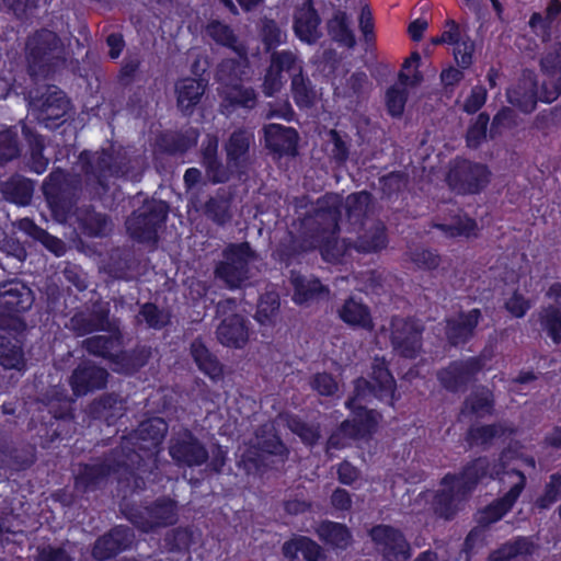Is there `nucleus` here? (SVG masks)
Here are the masks:
<instances>
[{"label": "nucleus", "mask_w": 561, "mask_h": 561, "mask_svg": "<svg viewBox=\"0 0 561 561\" xmlns=\"http://www.w3.org/2000/svg\"><path fill=\"white\" fill-rule=\"evenodd\" d=\"M533 457L524 456L517 450H505L497 463H491L485 458H479L465 468L459 477L446 476L442 489L436 493L426 492V500L433 499V508L436 514L446 519L451 518L460 508V503L476 484L485 477H497L502 485L507 489L505 494L480 513L479 520L483 524L495 523L501 519L515 504L526 485L523 471L528 467L535 469Z\"/></svg>", "instance_id": "nucleus-1"}, {"label": "nucleus", "mask_w": 561, "mask_h": 561, "mask_svg": "<svg viewBox=\"0 0 561 561\" xmlns=\"http://www.w3.org/2000/svg\"><path fill=\"white\" fill-rule=\"evenodd\" d=\"M371 378V382L364 378L355 381L354 396L346 402V407L352 411L353 421H344L339 430L330 436L329 449L343 448L348 445L351 439L364 437L376 430L380 415L374 410L365 409L362 402L370 397L392 398L396 382L386 362L380 358H375L373 363Z\"/></svg>", "instance_id": "nucleus-2"}, {"label": "nucleus", "mask_w": 561, "mask_h": 561, "mask_svg": "<svg viewBox=\"0 0 561 561\" xmlns=\"http://www.w3.org/2000/svg\"><path fill=\"white\" fill-rule=\"evenodd\" d=\"M168 432L167 423L160 417L149 419L140 423L136 432L125 439L119 459L115 466L110 463L100 467H87L84 469V479L88 484L96 483L99 476H106L111 472L118 474L119 479L130 474L131 468H135L139 473H145L148 470L157 468V455L160 450V445Z\"/></svg>", "instance_id": "nucleus-3"}, {"label": "nucleus", "mask_w": 561, "mask_h": 561, "mask_svg": "<svg viewBox=\"0 0 561 561\" xmlns=\"http://www.w3.org/2000/svg\"><path fill=\"white\" fill-rule=\"evenodd\" d=\"M329 207L324 209L323 206L319 207L316 215V221L321 226L317 231L313 242L310 248H320L323 260L330 263H346L353 245L345 239L339 240L335 238L337 228V219L340 217V197L337 195H328L323 202Z\"/></svg>", "instance_id": "nucleus-4"}, {"label": "nucleus", "mask_w": 561, "mask_h": 561, "mask_svg": "<svg viewBox=\"0 0 561 561\" xmlns=\"http://www.w3.org/2000/svg\"><path fill=\"white\" fill-rule=\"evenodd\" d=\"M276 424H279L277 420L263 424L241 453L240 465L249 473L259 470L265 455L279 457L280 460L287 458L288 449L276 434Z\"/></svg>", "instance_id": "nucleus-5"}, {"label": "nucleus", "mask_w": 561, "mask_h": 561, "mask_svg": "<svg viewBox=\"0 0 561 561\" xmlns=\"http://www.w3.org/2000/svg\"><path fill=\"white\" fill-rule=\"evenodd\" d=\"M60 53V41L54 32L42 30L31 35L25 44V59L30 76L34 79L45 77Z\"/></svg>", "instance_id": "nucleus-6"}, {"label": "nucleus", "mask_w": 561, "mask_h": 561, "mask_svg": "<svg viewBox=\"0 0 561 561\" xmlns=\"http://www.w3.org/2000/svg\"><path fill=\"white\" fill-rule=\"evenodd\" d=\"M244 67L245 62H237L233 60L221 62L217 71L218 80L221 83L219 92L225 102H228L230 105L252 108L256 103L255 91L234 82L244 73L242 69Z\"/></svg>", "instance_id": "nucleus-7"}, {"label": "nucleus", "mask_w": 561, "mask_h": 561, "mask_svg": "<svg viewBox=\"0 0 561 561\" xmlns=\"http://www.w3.org/2000/svg\"><path fill=\"white\" fill-rule=\"evenodd\" d=\"M167 215L168 206L164 202L150 201L127 219V231L139 241H156L158 228L164 222Z\"/></svg>", "instance_id": "nucleus-8"}, {"label": "nucleus", "mask_w": 561, "mask_h": 561, "mask_svg": "<svg viewBox=\"0 0 561 561\" xmlns=\"http://www.w3.org/2000/svg\"><path fill=\"white\" fill-rule=\"evenodd\" d=\"M33 304L31 289L20 282H10L0 287V324L19 329L18 314L26 311Z\"/></svg>", "instance_id": "nucleus-9"}, {"label": "nucleus", "mask_w": 561, "mask_h": 561, "mask_svg": "<svg viewBox=\"0 0 561 561\" xmlns=\"http://www.w3.org/2000/svg\"><path fill=\"white\" fill-rule=\"evenodd\" d=\"M252 257L247 243L230 245L224 252V260L216 267V277L230 288L239 287L248 278V264Z\"/></svg>", "instance_id": "nucleus-10"}, {"label": "nucleus", "mask_w": 561, "mask_h": 561, "mask_svg": "<svg viewBox=\"0 0 561 561\" xmlns=\"http://www.w3.org/2000/svg\"><path fill=\"white\" fill-rule=\"evenodd\" d=\"M126 516L140 530L152 531L176 523V504L172 500L161 499L150 506L129 512Z\"/></svg>", "instance_id": "nucleus-11"}, {"label": "nucleus", "mask_w": 561, "mask_h": 561, "mask_svg": "<svg viewBox=\"0 0 561 561\" xmlns=\"http://www.w3.org/2000/svg\"><path fill=\"white\" fill-rule=\"evenodd\" d=\"M369 535L376 549L387 561L410 559V545L400 530L388 525H378L370 530Z\"/></svg>", "instance_id": "nucleus-12"}, {"label": "nucleus", "mask_w": 561, "mask_h": 561, "mask_svg": "<svg viewBox=\"0 0 561 561\" xmlns=\"http://www.w3.org/2000/svg\"><path fill=\"white\" fill-rule=\"evenodd\" d=\"M447 181L459 193H478L489 182V171L482 164L459 161L450 169Z\"/></svg>", "instance_id": "nucleus-13"}, {"label": "nucleus", "mask_w": 561, "mask_h": 561, "mask_svg": "<svg viewBox=\"0 0 561 561\" xmlns=\"http://www.w3.org/2000/svg\"><path fill=\"white\" fill-rule=\"evenodd\" d=\"M68 108L69 102L66 95L56 87L47 88L41 98H34L31 101L32 114L48 128L53 127V122L64 117Z\"/></svg>", "instance_id": "nucleus-14"}, {"label": "nucleus", "mask_w": 561, "mask_h": 561, "mask_svg": "<svg viewBox=\"0 0 561 561\" xmlns=\"http://www.w3.org/2000/svg\"><path fill=\"white\" fill-rule=\"evenodd\" d=\"M422 325L414 320L396 317L391 321V341L394 350L408 358L415 357L421 350Z\"/></svg>", "instance_id": "nucleus-15"}, {"label": "nucleus", "mask_w": 561, "mask_h": 561, "mask_svg": "<svg viewBox=\"0 0 561 561\" xmlns=\"http://www.w3.org/2000/svg\"><path fill=\"white\" fill-rule=\"evenodd\" d=\"M169 454L178 465L187 467L201 466L208 459L204 445L187 431L171 439Z\"/></svg>", "instance_id": "nucleus-16"}, {"label": "nucleus", "mask_w": 561, "mask_h": 561, "mask_svg": "<svg viewBox=\"0 0 561 561\" xmlns=\"http://www.w3.org/2000/svg\"><path fill=\"white\" fill-rule=\"evenodd\" d=\"M284 70L289 73L301 70V60L293 51L283 50L272 55L271 66L263 82V92L266 96H273L282 89Z\"/></svg>", "instance_id": "nucleus-17"}, {"label": "nucleus", "mask_w": 561, "mask_h": 561, "mask_svg": "<svg viewBox=\"0 0 561 561\" xmlns=\"http://www.w3.org/2000/svg\"><path fill=\"white\" fill-rule=\"evenodd\" d=\"M357 233L353 243L354 250L359 253H377L387 248L388 237L385 225L374 218H367L363 224L354 227Z\"/></svg>", "instance_id": "nucleus-18"}, {"label": "nucleus", "mask_w": 561, "mask_h": 561, "mask_svg": "<svg viewBox=\"0 0 561 561\" xmlns=\"http://www.w3.org/2000/svg\"><path fill=\"white\" fill-rule=\"evenodd\" d=\"M545 89L550 90L547 83L542 84L541 92L538 93L535 76L531 72H527L507 91V99L512 105L518 107L520 111L530 113L535 110L538 101L542 102L540 96Z\"/></svg>", "instance_id": "nucleus-19"}, {"label": "nucleus", "mask_w": 561, "mask_h": 561, "mask_svg": "<svg viewBox=\"0 0 561 561\" xmlns=\"http://www.w3.org/2000/svg\"><path fill=\"white\" fill-rule=\"evenodd\" d=\"M107 371L90 363L80 365L72 374L70 385L77 397L105 387Z\"/></svg>", "instance_id": "nucleus-20"}, {"label": "nucleus", "mask_w": 561, "mask_h": 561, "mask_svg": "<svg viewBox=\"0 0 561 561\" xmlns=\"http://www.w3.org/2000/svg\"><path fill=\"white\" fill-rule=\"evenodd\" d=\"M16 330L0 324V365L5 369L22 370L25 367L21 342L15 334Z\"/></svg>", "instance_id": "nucleus-21"}, {"label": "nucleus", "mask_w": 561, "mask_h": 561, "mask_svg": "<svg viewBox=\"0 0 561 561\" xmlns=\"http://www.w3.org/2000/svg\"><path fill=\"white\" fill-rule=\"evenodd\" d=\"M249 330L244 318L232 313L222 319L217 328L218 341L228 347L240 348L245 345Z\"/></svg>", "instance_id": "nucleus-22"}, {"label": "nucleus", "mask_w": 561, "mask_h": 561, "mask_svg": "<svg viewBox=\"0 0 561 561\" xmlns=\"http://www.w3.org/2000/svg\"><path fill=\"white\" fill-rule=\"evenodd\" d=\"M549 306L539 313L545 330L554 343L561 342V285L554 284L547 293Z\"/></svg>", "instance_id": "nucleus-23"}, {"label": "nucleus", "mask_w": 561, "mask_h": 561, "mask_svg": "<svg viewBox=\"0 0 561 561\" xmlns=\"http://www.w3.org/2000/svg\"><path fill=\"white\" fill-rule=\"evenodd\" d=\"M337 316L342 322L352 328L371 331L374 320L370 308L362 300L350 297L337 308Z\"/></svg>", "instance_id": "nucleus-24"}, {"label": "nucleus", "mask_w": 561, "mask_h": 561, "mask_svg": "<svg viewBox=\"0 0 561 561\" xmlns=\"http://www.w3.org/2000/svg\"><path fill=\"white\" fill-rule=\"evenodd\" d=\"M294 32L301 42L307 44H313L321 37L320 18L310 4L305 3L296 11Z\"/></svg>", "instance_id": "nucleus-25"}, {"label": "nucleus", "mask_w": 561, "mask_h": 561, "mask_svg": "<svg viewBox=\"0 0 561 561\" xmlns=\"http://www.w3.org/2000/svg\"><path fill=\"white\" fill-rule=\"evenodd\" d=\"M481 368L480 360L470 358L465 362L453 363L448 368L438 374L442 385L451 391L458 390L465 385L471 375Z\"/></svg>", "instance_id": "nucleus-26"}, {"label": "nucleus", "mask_w": 561, "mask_h": 561, "mask_svg": "<svg viewBox=\"0 0 561 561\" xmlns=\"http://www.w3.org/2000/svg\"><path fill=\"white\" fill-rule=\"evenodd\" d=\"M481 312L479 309H472L467 313H459L457 317L447 321L446 334L454 345L466 342L473 334L479 323Z\"/></svg>", "instance_id": "nucleus-27"}, {"label": "nucleus", "mask_w": 561, "mask_h": 561, "mask_svg": "<svg viewBox=\"0 0 561 561\" xmlns=\"http://www.w3.org/2000/svg\"><path fill=\"white\" fill-rule=\"evenodd\" d=\"M266 146L275 152L294 154L298 135L295 129L278 124H270L264 128Z\"/></svg>", "instance_id": "nucleus-28"}, {"label": "nucleus", "mask_w": 561, "mask_h": 561, "mask_svg": "<svg viewBox=\"0 0 561 561\" xmlns=\"http://www.w3.org/2000/svg\"><path fill=\"white\" fill-rule=\"evenodd\" d=\"M332 84L336 96L354 99L368 92L371 83L364 71H354L345 76H335Z\"/></svg>", "instance_id": "nucleus-29"}, {"label": "nucleus", "mask_w": 561, "mask_h": 561, "mask_svg": "<svg viewBox=\"0 0 561 561\" xmlns=\"http://www.w3.org/2000/svg\"><path fill=\"white\" fill-rule=\"evenodd\" d=\"M205 92L201 80L185 78L175 85L178 106L183 113H191Z\"/></svg>", "instance_id": "nucleus-30"}, {"label": "nucleus", "mask_w": 561, "mask_h": 561, "mask_svg": "<svg viewBox=\"0 0 561 561\" xmlns=\"http://www.w3.org/2000/svg\"><path fill=\"white\" fill-rule=\"evenodd\" d=\"M206 33L217 44L226 46L234 51L240 57V62H245V46L239 42L229 25L219 21H213L207 25Z\"/></svg>", "instance_id": "nucleus-31"}, {"label": "nucleus", "mask_w": 561, "mask_h": 561, "mask_svg": "<svg viewBox=\"0 0 561 561\" xmlns=\"http://www.w3.org/2000/svg\"><path fill=\"white\" fill-rule=\"evenodd\" d=\"M536 547L527 538H517L500 547L490 556V561H523L533 554Z\"/></svg>", "instance_id": "nucleus-32"}, {"label": "nucleus", "mask_w": 561, "mask_h": 561, "mask_svg": "<svg viewBox=\"0 0 561 561\" xmlns=\"http://www.w3.org/2000/svg\"><path fill=\"white\" fill-rule=\"evenodd\" d=\"M291 284L294 286L293 299L299 305L328 294V289L318 279L306 278L296 273H291Z\"/></svg>", "instance_id": "nucleus-33"}, {"label": "nucleus", "mask_w": 561, "mask_h": 561, "mask_svg": "<svg viewBox=\"0 0 561 561\" xmlns=\"http://www.w3.org/2000/svg\"><path fill=\"white\" fill-rule=\"evenodd\" d=\"M191 354L199 370L210 379L218 380L222 377L221 365L201 341L196 340L192 343Z\"/></svg>", "instance_id": "nucleus-34"}, {"label": "nucleus", "mask_w": 561, "mask_h": 561, "mask_svg": "<svg viewBox=\"0 0 561 561\" xmlns=\"http://www.w3.org/2000/svg\"><path fill=\"white\" fill-rule=\"evenodd\" d=\"M218 139L208 135L203 144V163L206 168L209 180L220 183L228 180L227 172L221 168L217 159Z\"/></svg>", "instance_id": "nucleus-35"}, {"label": "nucleus", "mask_w": 561, "mask_h": 561, "mask_svg": "<svg viewBox=\"0 0 561 561\" xmlns=\"http://www.w3.org/2000/svg\"><path fill=\"white\" fill-rule=\"evenodd\" d=\"M1 193L5 199L18 205H26L33 195L32 183L22 176H12L0 186Z\"/></svg>", "instance_id": "nucleus-36"}, {"label": "nucleus", "mask_w": 561, "mask_h": 561, "mask_svg": "<svg viewBox=\"0 0 561 561\" xmlns=\"http://www.w3.org/2000/svg\"><path fill=\"white\" fill-rule=\"evenodd\" d=\"M89 353L108 358H118L121 340L118 333L112 332L110 335H95L84 341Z\"/></svg>", "instance_id": "nucleus-37"}, {"label": "nucleus", "mask_w": 561, "mask_h": 561, "mask_svg": "<svg viewBox=\"0 0 561 561\" xmlns=\"http://www.w3.org/2000/svg\"><path fill=\"white\" fill-rule=\"evenodd\" d=\"M283 552L289 559L298 558L300 553L307 561H318L322 554L320 546L307 537H297L285 542Z\"/></svg>", "instance_id": "nucleus-38"}, {"label": "nucleus", "mask_w": 561, "mask_h": 561, "mask_svg": "<svg viewBox=\"0 0 561 561\" xmlns=\"http://www.w3.org/2000/svg\"><path fill=\"white\" fill-rule=\"evenodd\" d=\"M317 534L325 543L337 549L347 548L352 540L346 526L333 522L320 524L317 528Z\"/></svg>", "instance_id": "nucleus-39"}, {"label": "nucleus", "mask_w": 561, "mask_h": 561, "mask_svg": "<svg viewBox=\"0 0 561 561\" xmlns=\"http://www.w3.org/2000/svg\"><path fill=\"white\" fill-rule=\"evenodd\" d=\"M370 202V195L367 192H359L347 196L344 207L352 226L356 227L367 218H370L368 216Z\"/></svg>", "instance_id": "nucleus-40"}, {"label": "nucleus", "mask_w": 561, "mask_h": 561, "mask_svg": "<svg viewBox=\"0 0 561 561\" xmlns=\"http://www.w3.org/2000/svg\"><path fill=\"white\" fill-rule=\"evenodd\" d=\"M252 135L243 130L236 131L231 135L226 146L229 165L238 167L247 160Z\"/></svg>", "instance_id": "nucleus-41"}, {"label": "nucleus", "mask_w": 561, "mask_h": 561, "mask_svg": "<svg viewBox=\"0 0 561 561\" xmlns=\"http://www.w3.org/2000/svg\"><path fill=\"white\" fill-rule=\"evenodd\" d=\"M328 31L332 38L346 47L355 45V36L350 27V20L345 12L336 11L328 22Z\"/></svg>", "instance_id": "nucleus-42"}, {"label": "nucleus", "mask_w": 561, "mask_h": 561, "mask_svg": "<svg viewBox=\"0 0 561 561\" xmlns=\"http://www.w3.org/2000/svg\"><path fill=\"white\" fill-rule=\"evenodd\" d=\"M291 92L299 107H310L317 99V93L311 87V82L302 76V69L300 72H291Z\"/></svg>", "instance_id": "nucleus-43"}, {"label": "nucleus", "mask_w": 561, "mask_h": 561, "mask_svg": "<svg viewBox=\"0 0 561 561\" xmlns=\"http://www.w3.org/2000/svg\"><path fill=\"white\" fill-rule=\"evenodd\" d=\"M205 215L218 225H225L232 218L231 197L217 194L205 204Z\"/></svg>", "instance_id": "nucleus-44"}, {"label": "nucleus", "mask_w": 561, "mask_h": 561, "mask_svg": "<svg viewBox=\"0 0 561 561\" xmlns=\"http://www.w3.org/2000/svg\"><path fill=\"white\" fill-rule=\"evenodd\" d=\"M409 76L400 73L399 83L391 87L386 94V104L388 112L392 116H400L403 113L404 105L407 102V87Z\"/></svg>", "instance_id": "nucleus-45"}, {"label": "nucleus", "mask_w": 561, "mask_h": 561, "mask_svg": "<svg viewBox=\"0 0 561 561\" xmlns=\"http://www.w3.org/2000/svg\"><path fill=\"white\" fill-rule=\"evenodd\" d=\"M435 227L442 230L447 238L477 237L479 230L477 222L469 217H457L449 224H438Z\"/></svg>", "instance_id": "nucleus-46"}, {"label": "nucleus", "mask_w": 561, "mask_h": 561, "mask_svg": "<svg viewBox=\"0 0 561 561\" xmlns=\"http://www.w3.org/2000/svg\"><path fill=\"white\" fill-rule=\"evenodd\" d=\"M81 161H88L90 167L85 169L87 173H93L98 178L105 176L108 174H114L117 171L114 170L112 165L113 157L110 152L103 150L102 152H95L93 154L82 153Z\"/></svg>", "instance_id": "nucleus-47"}, {"label": "nucleus", "mask_w": 561, "mask_h": 561, "mask_svg": "<svg viewBox=\"0 0 561 561\" xmlns=\"http://www.w3.org/2000/svg\"><path fill=\"white\" fill-rule=\"evenodd\" d=\"M278 423H286L288 428L298 435L305 444L312 445L319 438V431L317 427L305 424L295 416H278Z\"/></svg>", "instance_id": "nucleus-48"}, {"label": "nucleus", "mask_w": 561, "mask_h": 561, "mask_svg": "<svg viewBox=\"0 0 561 561\" xmlns=\"http://www.w3.org/2000/svg\"><path fill=\"white\" fill-rule=\"evenodd\" d=\"M278 423H286L288 428L298 435L305 444L312 445L319 438V431L317 427L305 424L295 416H278Z\"/></svg>", "instance_id": "nucleus-49"}, {"label": "nucleus", "mask_w": 561, "mask_h": 561, "mask_svg": "<svg viewBox=\"0 0 561 561\" xmlns=\"http://www.w3.org/2000/svg\"><path fill=\"white\" fill-rule=\"evenodd\" d=\"M23 133L32 145L31 168L34 172L41 174L46 170L48 164V159L44 158L42 153L44 148L43 142L37 136L33 135L26 126H23Z\"/></svg>", "instance_id": "nucleus-50"}, {"label": "nucleus", "mask_w": 561, "mask_h": 561, "mask_svg": "<svg viewBox=\"0 0 561 561\" xmlns=\"http://www.w3.org/2000/svg\"><path fill=\"white\" fill-rule=\"evenodd\" d=\"M279 308L277 295L268 293L264 295L257 306L256 319L261 324H270L276 317Z\"/></svg>", "instance_id": "nucleus-51"}, {"label": "nucleus", "mask_w": 561, "mask_h": 561, "mask_svg": "<svg viewBox=\"0 0 561 561\" xmlns=\"http://www.w3.org/2000/svg\"><path fill=\"white\" fill-rule=\"evenodd\" d=\"M80 220L82 228L90 236H104L111 230V222L102 214H88L84 218Z\"/></svg>", "instance_id": "nucleus-52"}, {"label": "nucleus", "mask_w": 561, "mask_h": 561, "mask_svg": "<svg viewBox=\"0 0 561 561\" xmlns=\"http://www.w3.org/2000/svg\"><path fill=\"white\" fill-rule=\"evenodd\" d=\"M561 499V476L552 474L545 488L543 494L537 499L536 505L540 508H548Z\"/></svg>", "instance_id": "nucleus-53"}, {"label": "nucleus", "mask_w": 561, "mask_h": 561, "mask_svg": "<svg viewBox=\"0 0 561 561\" xmlns=\"http://www.w3.org/2000/svg\"><path fill=\"white\" fill-rule=\"evenodd\" d=\"M541 69L549 76L561 75V44L550 46L540 60Z\"/></svg>", "instance_id": "nucleus-54"}, {"label": "nucleus", "mask_w": 561, "mask_h": 561, "mask_svg": "<svg viewBox=\"0 0 561 561\" xmlns=\"http://www.w3.org/2000/svg\"><path fill=\"white\" fill-rule=\"evenodd\" d=\"M488 124L489 116L482 113L470 125L467 133V145L469 147L477 148L485 140Z\"/></svg>", "instance_id": "nucleus-55"}, {"label": "nucleus", "mask_w": 561, "mask_h": 561, "mask_svg": "<svg viewBox=\"0 0 561 561\" xmlns=\"http://www.w3.org/2000/svg\"><path fill=\"white\" fill-rule=\"evenodd\" d=\"M489 390L482 389L471 394L466 402V410L478 415H484L491 411L492 399Z\"/></svg>", "instance_id": "nucleus-56"}, {"label": "nucleus", "mask_w": 561, "mask_h": 561, "mask_svg": "<svg viewBox=\"0 0 561 561\" xmlns=\"http://www.w3.org/2000/svg\"><path fill=\"white\" fill-rule=\"evenodd\" d=\"M141 320L146 321V323L150 328L158 329V328H162L163 325H165L168 323L169 316H168V313L158 310L154 305L146 304L142 306V308L139 312V316H138V321H141Z\"/></svg>", "instance_id": "nucleus-57"}, {"label": "nucleus", "mask_w": 561, "mask_h": 561, "mask_svg": "<svg viewBox=\"0 0 561 561\" xmlns=\"http://www.w3.org/2000/svg\"><path fill=\"white\" fill-rule=\"evenodd\" d=\"M19 154L15 135L10 130L0 133V164L14 159Z\"/></svg>", "instance_id": "nucleus-58"}, {"label": "nucleus", "mask_w": 561, "mask_h": 561, "mask_svg": "<svg viewBox=\"0 0 561 561\" xmlns=\"http://www.w3.org/2000/svg\"><path fill=\"white\" fill-rule=\"evenodd\" d=\"M506 431L502 425L478 426L470 430V437L474 444H486L495 437H501Z\"/></svg>", "instance_id": "nucleus-59"}, {"label": "nucleus", "mask_w": 561, "mask_h": 561, "mask_svg": "<svg viewBox=\"0 0 561 561\" xmlns=\"http://www.w3.org/2000/svg\"><path fill=\"white\" fill-rule=\"evenodd\" d=\"M411 261L422 270L432 271L439 266L440 256L426 249H419L411 253Z\"/></svg>", "instance_id": "nucleus-60"}, {"label": "nucleus", "mask_w": 561, "mask_h": 561, "mask_svg": "<svg viewBox=\"0 0 561 561\" xmlns=\"http://www.w3.org/2000/svg\"><path fill=\"white\" fill-rule=\"evenodd\" d=\"M310 386L321 396H332L337 391V383L329 374H317L310 381Z\"/></svg>", "instance_id": "nucleus-61"}, {"label": "nucleus", "mask_w": 561, "mask_h": 561, "mask_svg": "<svg viewBox=\"0 0 561 561\" xmlns=\"http://www.w3.org/2000/svg\"><path fill=\"white\" fill-rule=\"evenodd\" d=\"M121 552L118 550V546L115 545L113 541V538H110L107 535L101 537L94 545L93 548V557L99 560L103 561L106 560L115 554Z\"/></svg>", "instance_id": "nucleus-62"}, {"label": "nucleus", "mask_w": 561, "mask_h": 561, "mask_svg": "<svg viewBox=\"0 0 561 561\" xmlns=\"http://www.w3.org/2000/svg\"><path fill=\"white\" fill-rule=\"evenodd\" d=\"M262 36L267 48H272L285 41L286 33L282 31L275 22L265 21L262 28Z\"/></svg>", "instance_id": "nucleus-63"}, {"label": "nucleus", "mask_w": 561, "mask_h": 561, "mask_svg": "<svg viewBox=\"0 0 561 561\" xmlns=\"http://www.w3.org/2000/svg\"><path fill=\"white\" fill-rule=\"evenodd\" d=\"M473 49L474 45L470 39H460L455 44L454 55L460 67L467 68L471 65Z\"/></svg>", "instance_id": "nucleus-64"}]
</instances>
